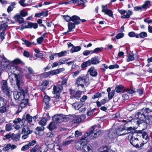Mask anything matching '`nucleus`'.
<instances>
[{
    "mask_svg": "<svg viewBox=\"0 0 152 152\" xmlns=\"http://www.w3.org/2000/svg\"><path fill=\"white\" fill-rule=\"evenodd\" d=\"M100 127L99 124L94 126L91 127L89 133H85L84 136L80 138L75 145L77 149L82 152H93V147L87 142L90 140L96 138L101 134V131L99 129Z\"/></svg>",
    "mask_w": 152,
    "mask_h": 152,
    "instance_id": "nucleus-1",
    "label": "nucleus"
},
{
    "mask_svg": "<svg viewBox=\"0 0 152 152\" xmlns=\"http://www.w3.org/2000/svg\"><path fill=\"white\" fill-rule=\"evenodd\" d=\"M21 91H15L14 92V97L15 99L22 100L24 99L25 94L27 93H22Z\"/></svg>",
    "mask_w": 152,
    "mask_h": 152,
    "instance_id": "nucleus-7",
    "label": "nucleus"
},
{
    "mask_svg": "<svg viewBox=\"0 0 152 152\" xmlns=\"http://www.w3.org/2000/svg\"><path fill=\"white\" fill-rule=\"evenodd\" d=\"M109 101V100H107V99H103L101 100L100 102L97 101L96 102L97 105L98 107H101L102 105L108 102Z\"/></svg>",
    "mask_w": 152,
    "mask_h": 152,
    "instance_id": "nucleus-26",
    "label": "nucleus"
},
{
    "mask_svg": "<svg viewBox=\"0 0 152 152\" xmlns=\"http://www.w3.org/2000/svg\"><path fill=\"white\" fill-rule=\"evenodd\" d=\"M56 127L55 124L54 122H51L48 127L50 131L55 129Z\"/></svg>",
    "mask_w": 152,
    "mask_h": 152,
    "instance_id": "nucleus-39",
    "label": "nucleus"
},
{
    "mask_svg": "<svg viewBox=\"0 0 152 152\" xmlns=\"http://www.w3.org/2000/svg\"><path fill=\"white\" fill-rule=\"evenodd\" d=\"M23 99L21 101V102L20 104V106L21 107H24L27 105L28 103V100L27 99Z\"/></svg>",
    "mask_w": 152,
    "mask_h": 152,
    "instance_id": "nucleus-35",
    "label": "nucleus"
},
{
    "mask_svg": "<svg viewBox=\"0 0 152 152\" xmlns=\"http://www.w3.org/2000/svg\"><path fill=\"white\" fill-rule=\"evenodd\" d=\"M103 49L102 48H96L94 49V51L95 53H98L101 52Z\"/></svg>",
    "mask_w": 152,
    "mask_h": 152,
    "instance_id": "nucleus-60",
    "label": "nucleus"
},
{
    "mask_svg": "<svg viewBox=\"0 0 152 152\" xmlns=\"http://www.w3.org/2000/svg\"><path fill=\"white\" fill-rule=\"evenodd\" d=\"M16 84L18 87V90L19 91H21L22 93H27L28 90L26 88H22V87L23 84L21 81H20L18 79H17L16 81Z\"/></svg>",
    "mask_w": 152,
    "mask_h": 152,
    "instance_id": "nucleus-8",
    "label": "nucleus"
},
{
    "mask_svg": "<svg viewBox=\"0 0 152 152\" xmlns=\"http://www.w3.org/2000/svg\"><path fill=\"white\" fill-rule=\"evenodd\" d=\"M90 65L91 64H96L99 63V61L97 57L92 58L91 59L88 60Z\"/></svg>",
    "mask_w": 152,
    "mask_h": 152,
    "instance_id": "nucleus-23",
    "label": "nucleus"
},
{
    "mask_svg": "<svg viewBox=\"0 0 152 152\" xmlns=\"http://www.w3.org/2000/svg\"><path fill=\"white\" fill-rule=\"evenodd\" d=\"M134 55L132 53L130 54L127 56V58L126 61L127 62L132 61L134 60H136L138 58V56L136 55L135 57L134 56Z\"/></svg>",
    "mask_w": 152,
    "mask_h": 152,
    "instance_id": "nucleus-22",
    "label": "nucleus"
},
{
    "mask_svg": "<svg viewBox=\"0 0 152 152\" xmlns=\"http://www.w3.org/2000/svg\"><path fill=\"white\" fill-rule=\"evenodd\" d=\"M24 120L25 119H22V120H21L20 118H18L14 120L13 122L15 124H17L18 123H20L21 121H22V122H23V121H24Z\"/></svg>",
    "mask_w": 152,
    "mask_h": 152,
    "instance_id": "nucleus-54",
    "label": "nucleus"
},
{
    "mask_svg": "<svg viewBox=\"0 0 152 152\" xmlns=\"http://www.w3.org/2000/svg\"><path fill=\"white\" fill-rule=\"evenodd\" d=\"M74 123L78 124L81 122L80 118V115L75 116L74 117L72 121Z\"/></svg>",
    "mask_w": 152,
    "mask_h": 152,
    "instance_id": "nucleus-37",
    "label": "nucleus"
},
{
    "mask_svg": "<svg viewBox=\"0 0 152 152\" xmlns=\"http://www.w3.org/2000/svg\"><path fill=\"white\" fill-rule=\"evenodd\" d=\"M142 110V112H143L145 114L152 112V109H149L148 107L146 108H143Z\"/></svg>",
    "mask_w": 152,
    "mask_h": 152,
    "instance_id": "nucleus-48",
    "label": "nucleus"
},
{
    "mask_svg": "<svg viewBox=\"0 0 152 152\" xmlns=\"http://www.w3.org/2000/svg\"><path fill=\"white\" fill-rule=\"evenodd\" d=\"M11 147V144L9 143L6 145L5 147L3 148V150L4 151H7L9 150Z\"/></svg>",
    "mask_w": 152,
    "mask_h": 152,
    "instance_id": "nucleus-52",
    "label": "nucleus"
},
{
    "mask_svg": "<svg viewBox=\"0 0 152 152\" xmlns=\"http://www.w3.org/2000/svg\"><path fill=\"white\" fill-rule=\"evenodd\" d=\"M137 35H139V37L141 38H143L145 37H146L147 36V34L146 32H141Z\"/></svg>",
    "mask_w": 152,
    "mask_h": 152,
    "instance_id": "nucleus-50",
    "label": "nucleus"
},
{
    "mask_svg": "<svg viewBox=\"0 0 152 152\" xmlns=\"http://www.w3.org/2000/svg\"><path fill=\"white\" fill-rule=\"evenodd\" d=\"M13 18L16 22H18L20 24L23 23L25 22L24 18L19 14H16Z\"/></svg>",
    "mask_w": 152,
    "mask_h": 152,
    "instance_id": "nucleus-16",
    "label": "nucleus"
},
{
    "mask_svg": "<svg viewBox=\"0 0 152 152\" xmlns=\"http://www.w3.org/2000/svg\"><path fill=\"white\" fill-rule=\"evenodd\" d=\"M72 106L75 110H79L82 112H84L86 110V108L85 107H81L82 104L79 102H76L72 104Z\"/></svg>",
    "mask_w": 152,
    "mask_h": 152,
    "instance_id": "nucleus-13",
    "label": "nucleus"
},
{
    "mask_svg": "<svg viewBox=\"0 0 152 152\" xmlns=\"http://www.w3.org/2000/svg\"><path fill=\"white\" fill-rule=\"evenodd\" d=\"M135 117L139 119L136 122L137 124L138 125L140 124L143 122L144 119L145 118V115L143 112H142V110H141L139 112H138L135 115Z\"/></svg>",
    "mask_w": 152,
    "mask_h": 152,
    "instance_id": "nucleus-5",
    "label": "nucleus"
},
{
    "mask_svg": "<svg viewBox=\"0 0 152 152\" xmlns=\"http://www.w3.org/2000/svg\"><path fill=\"white\" fill-rule=\"evenodd\" d=\"M115 134V133L113 132H110L108 134L109 137L111 138H112L114 137Z\"/></svg>",
    "mask_w": 152,
    "mask_h": 152,
    "instance_id": "nucleus-64",
    "label": "nucleus"
},
{
    "mask_svg": "<svg viewBox=\"0 0 152 152\" xmlns=\"http://www.w3.org/2000/svg\"><path fill=\"white\" fill-rule=\"evenodd\" d=\"M138 133L137 131L135 132L130 134L128 137V139L130 143L134 147L139 148L142 147L141 144L139 145V139L138 137Z\"/></svg>",
    "mask_w": 152,
    "mask_h": 152,
    "instance_id": "nucleus-3",
    "label": "nucleus"
},
{
    "mask_svg": "<svg viewBox=\"0 0 152 152\" xmlns=\"http://www.w3.org/2000/svg\"><path fill=\"white\" fill-rule=\"evenodd\" d=\"M69 60L68 59L67 60H65L64 58H61L60 59L59 61V65H61V64H64L65 63V62L67 61V60Z\"/></svg>",
    "mask_w": 152,
    "mask_h": 152,
    "instance_id": "nucleus-63",
    "label": "nucleus"
},
{
    "mask_svg": "<svg viewBox=\"0 0 152 152\" xmlns=\"http://www.w3.org/2000/svg\"><path fill=\"white\" fill-rule=\"evenodd\" d=\"M47 121L46 119L43 118L39 122V124L42 126H44L46 125Z\"/></svg>",
    "mask_w": 152,
    "mask_h": 152,
    "instance_id": "nucleus-45",
    "label": "nucleus"
},
{
    "mask_svg": "<svg viewBox=\"0 0 152 152\" xmlns=\"http://www.w3.org/2000/svg\"><path fill=\"white\" fill-rule=\"evenodd\" d=\"M36 142L35 140L31 141L27 145L23 146L21 149V151H25L28 150L30 148V146L34 145L36 144Z\"/></svg>",
    "mask_w": 152,
    "mask_h": 152,
    "instance_id": "nucleus-18",
    "label": "nucleus"
},
{
    "mask_svg": "<svg viewBox=\"0 0 152 152\" xmlns=\"http://www.w3.org/2000/svg\"><path fill=\"white\" fill-rule=\"evenodd\" d=\"M138 133V137L142 136V141L141 143L142 145H143L144 144L146 143L148 141L149 137L147 133L145 132H142V131H137Z\"/></svg>",
    "mask_w": 152,
    "mask_h": 152,
    "instance_id": "nucleus-4",
    "label": "nucleus"
},
{
    "mask_svg": "<svg viewBox=\"0 0 152 152\" xmlns=\"http://www.w3.org/2000/svg\"><path fill=\"white\" fill-rule=\"evenodd\" d=\"M128 35L130 37H135L136 38H139V35L137 34H136L135 33L133 32H129Z\"/></svg>",
    "mask_w": 152,
    "mask_h": 152,
    "instance_id": "nucleus-47",
    "label": "nucleus"
},
{
    "mask_svg": "<svg viewBox=\"0 0 152 152\" xmlns=\"http://www.w3.org/2000/svg\"><path fill=\"white\" fill-rule=\"evenodd\" d=\"M44 41L43 37H41L37 39V41L38 44H41Z\"/></svg>",
    "mask_w": 152,
    "mask_h": 152,
    "instance_id": "nucleus-58",
    "label": "nucleus"
},
{
    "mask_svg": "<svg viewBox=\"0 0 152 152\" xmlns=\"http://www.w3.org/2000/svg\"><path fill=\"white\" fill-rule=\"evenodd\" d=\"M1 85L2 89L8 87L7 86V82L6 80H3L1 83Z\"/></svg>",
    "mask_w": 152,
    "mask_h": 152,
    "instance_id": "nucleus-40",
    "label": "nucleus"
},
{
    "mask_svg": "<svg viewBox=\"0 0 152 152\" xmlns=\"http://www.w3.org/2000/svg\"><path fill=\"white\" fill-rule=\"evenodd\" d=\"M26 118L28 122L30 123L31 124H34L33 123H31L32 122V117L30 116L29 114H26Z\"/></svg>",
    "mask_w": 152,
    "mask_h": 152,
    "instance_id": "nucleus-41",
    "label": "nucleus"
},
{
    "mask_svg": "<svg viewBox=\"0 0 152 152\" xmlns=\"http://www.w3.org/2000/svg\"><path fill=\"white\" fill-rule=\"evenodd\" d=\"M62 89V86H54L53 88V93L54 94H56V98H59L60 97V95L59 94V92L61 91Z\"/></svg>",
    "mask_w": 152,
    "mask_h": 152,
    "instance_id": "nucleus-12",
    "label": "nucleus"
},
{
    "mask_svg": "<svg viewBox=\"0 0 152 152\" xmlns=\"http://www.w3.org/2000/svg\"><path fill=\"white\" fill-rule=\"evenodd\" d=\"M2 91L4 93L8 96H10L12 93V91L8 87L2 89Z\"/></svg>",
    "mask_w": 152,
    "mask_h": 152,
    "instance_id": "nucleus-29",
    "label": "nucleus"
},
{
    "mask_svg": "<svg viewBox=\"0 0 152 152\" xmlns=\"http://www.w3.org/2000/svg\"><path fill=\"white\" fill-rule=\"evenodd\" d=\"M124 130V127H119L117 128L116 131V134L119 136L125 135V132L122 133L123 131Z\"/></svg>",
    "mask_w": 152,
    "mask_h": 152,
    "instance_id": "nucleus-28",
    "label": "nucleus"
},
{
    "mask_svg": "<svg viewBox=\"0 0 152 152\" xmlns=\"http://www.w3.org/2000/svg\"><path fill=\"white\" fill-rule=\"evenodd\" d=\"M151 5V2L149 1H146L144 4L142 5L143 9H146L149 8Z\"/></svg>",
    "mask_w": 152,
    "mask_h": 152,
    "instance_id": "nucleus-36",
    "label": "nucleus"
},
{
    "mask_svg": "<svg viewBox=\"0 0 152 152\" xmlns=\"http://www.w3.org/2000/svg\"><path fill=\"white\" fill-rule=\"evenodd\" d=\"M19 14L22 17H25L28 15V13L27 11H25L24 10H20Z\"/></svg>",
    "mask_w": 152,
    "mask_h": 152,
    "instance_id": "nucleus-43",
    "label": "nucleus"
},
{
    "mask_svg": "<svg viewBox=\"0 0 152 152\" xmlns=\"http://www.w3.org/2000/svg\"><path fill=\"white\" fill-rule=\"evenodd\" d=\"M32 131L30 130V128L28 126H24L22 129V134H30L32 133Z\"/></svg>",
    "mask_w": 152,
    "mask_h": 152,
    "instance_id": "nucleus-20",
    "label": "nucleus"
},
{
    "mask_svg": "<svg viewBox=\"0 0 152 152\" xmlns=\"http://www.w3.org/2000/svg\"><path fill=\"white\" fill-rule=\"evenodd\" d=\"M50 75V71L43 73L42 74V75L44 77L47 78L49 77Z\"/></svg>",
    "mask_w": 152,
    "mask_h": 152,
    "instance_id": "nucleus-56",
    "label": "nucleus"
},
{
    "mask_svg": "<svg viewBox=\"0 0 152 152\" xmlns=\"http://www.w3.org/2000/svg\"><path fill=\"white\" fill-rule=\"evenodd\" d=\"M75 135L76 137H78L82 135V133L78 130H77L75 132Z\"/></svg>",
    "mask_w": 152,
    "mask_h": 152,
    "instance_id": "nucleus-62",
    "label": "nucleus"
},
{
    "mask_svg": "<svg viewBox=\"0 0 152 152\" xmlns=\"http://www.w3.org/2000/svg\"><path fill=\"white\" fill-rule=\"evenodd\" d=\"M38 26L37 24V23H33L31 22H28L27 25H26L24 26H22L21 29H23L25 28H32L36 29L38 27Z\"/></svg>",
    "mask_w": 152,
    "mask_h": 152,
    "instance_id": "nucleus-15",
    "label": "nucleus"
},
{
    "mask_svg": "<svg viewBox=\"0 0 152 152\" xmlns=\"http://www.w3.org/2000/svg\"><path fill=\"white\" fill-rule=\"evenodd\" d=\"M50 99V98L48 96H45L44 97L43 101L46 109H48L49 108V102Z\"/></svg>",
    "mask_w": 152,
    "mask_h": 152,
    "instance_id": "nucleus-19",
    "label": "nucleus"
},
{
    "mask_svg": "<svg viewBox=\"0 0 152 152\" xmlns=\"http://www.w3.org/2000/svg\"><path fill=\"white\" fill-rule=\"evenodd\" d=\"M67 52L66 51H62L60 53H57V56L59 57H60L62 56H64L66 55L67 53Z\"/></svg>",
    "mask_w": 152,
    "mask_h": 152,
    "instance_id": "nucleus-53",
    "label": "nucleus"
},
{
    "mask_svg": "<svg viewBox=\"0 0 152 152\" xmlns=\"http://www.w3.org/2000/svg\"><path fill=\"white\" fill-rule=\"evenodd\" d=\"M25 70H26V72L27 71L28 72V73L32 75L36 74L32 68L30 67H26V68L25 69Z\"/></svg>",
    "mask_w": 152,
    "mask_h": 152,
    "instance_id": "nucleus-38",
    "label": "nucleus"
},
{
    "mask_svg": "<svg viewBox=\"0 0 152 152\" xmlns=\"http://www.w3.org/2000/svg\"><path fill=\"white\" fill-rule=\"evenodd\" d=\"M75 83L77 85V87L80 86L83 90H85L84 85L87 87L90 83L89 75L87 74L79 76L76 79Z\"/></svg>",
    "mask_w": 152,
    "mask_h": 152,
    "instance_id": "nucleus-2",
    "label": "nucleus"
},
{
    "mask_svg": "<svg viewBox=\"0 0 152 152\" xmlns=\"http://www.w3.org/2000/svg\"><path fill=\"white\" fill-rule=\"evenodd\" d=\"M7 103L6 100L4 98L0 97V108L4 107Z\"/></svg>",
    "mask_w": 152,
    "mask_h": 152,
    "instance_id": "nucleus-34",
    "label": "nucleus"
},
{
    "mask_svg": "<svg viewBox=\"0 0 152 152\" xmlns=\"http://www.w3.org/2000/svg\"><path fill=\"white\" fill-rule=\"evenodd\" d=\"M75 25L76 24L74 23L71 22H68V30L67 31V33L72 31V29L75 28Z\"/></svg>",
    "mask_w": 152,
    "mask_h": 152,
    "instance_id": "nucleus-25",
    "label": "nucleus"
},
{
    "mask_svg": "<svg viewBox=\"0 0 152 152\" xmlns=\"http://www.w3.org/2000/svg\"><path fill=\"white\" fill-rule=\"evenodd\" d=\"M115 94V90H112L111 92L108 94V96L109 100L112 99Z\"/></svg>",
    "mask_w": 152,
    "mask_h": 152,
    "instance_id": "nucleus-42",
    "label": "nucleus"
},
{
    "mask_svg": "<svg viewBox=\"0 0 152 152\" xmlns=\"http://www.w3.org/2000/svg\"><path fill=\"white\" fill-rule=\"evenodd\" d=\"M102 12H104L105 14L107 15L110 17H113V12L111 10L108 9V6L107 5H106L105 6L102 5Z\"/></svg>",
    "mask_w": 152,
    "mask_h": 152,
    "instance_id": "nucleus-11",
    "label": "nucleus"
},
{
    "mask_svg": "<svg viewBox=\"0 0 152 152\" xmlns=\"http://www.w3.org/2000/svg\"><path fill=\"white\" fill-rule=\"evenodd\" d=\"M72 21L74 22L76 25L80 24L81 22H84L86 21L85 19H80L79 17L74 15L72 17Z\"/></svg>",
    "mask_w": 152,
    "mask_h": 152,
    "instance_id": "nucleus-10",
    "label": "nucleus"
},
{
    "mask_svg": "<svg viewBox=\"0 0 152 152\" xmlns=\"http://www.w3.org/2000/svg\"><path fill=\"white\" fill-rule=\"evenodd\" d=\"M14 64H18L22 63V61L19 58H16L12 61Z\"/></svg>",
    "mask_w": 152,
    "mask_h": 152,
    "instance_id": "nucleus-49",
    "label": "nucleus"
},
{
    "mask_svg": "<svg viewBox=\"0 0 152 152\" xmlns=\"http://www.w3.org/2000/svg\"><path fill=\"white\" fill-rule=\"evenodd\" d=\"M132 12L130 10H129L127 12L126 11V14L125 15V14L122 16L121 17V18H127L130 17V16L132 15Z\"/></svg>",
    "mask_w": 152,
    "mask_h": 152,
    "instance_id": "nucleus-33",
    "label": "nucleus"
},
{
    "mask_svg": "<svg viewBox=\"0 0 152 152\" xmlns=\"http://www.w3.org/2000/svg\"><path fill=\"white\" fill-rule=\"evenodd\" d=\"M9 79L10 80V82L11 83H13L14 81V80H17V79H18V76L16 74L14 73L13 74L11 75L9 77Z\"/></svg>",
    "mask_w": 152,
    "mask_h": 152,
    "instance_id": "nucleus-32",
    "label": "nucleus"
},
{
    "mask_svg": "<svg viewBox=\"0 0 152 152\" xmlns=\"http://www.w3.org/2000/svg\"><path fill=\"white\" fill-rule=\"evenodd\" d=\"M124 90V86L122 85L117 86L115 88L116 91L118 93L123 92Z\"/></svg>",
    "mask_w": 152,
    "mask_h": 152,
    "instance_id": "nucleus-27",
    "label": "nucleus"
},
{
    "mask_svg": "<svg viewBox=\"0 0 152 152\" xmlns=\"http://www.w3.org/2000/svg\"><path fill=\"white\" fill-rule=\"evenodd\" d=\"M47 148L43 152H52L53 151L54 145L53 144H48L46 146Z\"/></svg>",
    "mask_w": 152,
    "mask_h": 152,
    "instance_id": "nucleus-21",
    "label": "nucleus"
},
{
    "mask_svg": "<svg viewBox=\"0 0 152 152\" xmlns=\"http://www.w3.org/2000/svg\"><path fill=\"white\" fill-rule=\"evenodd\" d=\"M69 92L71 98H74L77 99H78L80 98L82 92V91H75L71 89H69Z\"/></svg>",
    "mask_w": 152,
    "mask_h": 152,
    "instance_id": "nucleus-6",
    "label": "nucleus"
},
{
    "mask_svg": "<svg viewBox=\"0 0 152 152\" xmlns=\"http://www.w3.org/2000/svg\"><path fill=\"white\" fill-rule=\"evenodd\" d=\"M39 146L36 145L30 151V152H37Z\"/></svg>",
    "mask_w": 152,
    "mask_h": 152,
    "instance_id": "nucleus-61",
    "label": "nucleus"
},
{
    "mask_svg": "<svg viewBox=\"0 0 152 152\" xmlns=\"http://www.w3.org/2000/svg\"><path fill=\"white\" fill-rule=\"evenodd\" d=\"M48 15V12L42 11L39 13H36L35 15V17L39 18L41 16H46Z\"/></svg>",
    "mask_w": 152,
    "mask_h": 152,
    "instance_id": "nucleus-31",
    "label": "nucleus"
},
{
    "mask_svg": "<svg viewBox=\"0 0 152 152\" xmlns=\"http://www.w3.org/2000/svg\"><path fill=\"white\" fill-rule=\"evenodd\" d=\"M12 129L11 125L10 124H7L5 126L6 130L7 131H10Z\"/></svg>",
    "mask_w": 152,
    "mask_h": 152,
    "instance_id": "nucleus-57",
    "label": "nucleus"
},
{
    "mask_svg": "<svg viewBox=\"0 0 152 152\" xmlns=\"http://www.w3.org/2000/svg\"><path fill=\"white\" fill-rule=\"evenodd\" d=\"M49 83V81L47 80H44L40 86V89L42 91L46 89L47 86Z\"/></svg>",
    "mask_w": 152,
    "mask_h": 152,
    "instance_id": "nucleus-24",
    "label": "nucleus"
},
{
    "mask_svg": "<svg viewBox=\"0 0 152 152\" xmlns=\"http://www.w3.org/2000/svg\"><path fill=\"white\" fill-rule=\"evenodd\" d=\"M53 120L56 123H61L64 121V118L63 115L59 114L54 115L53 117Z\"/></svg>",
    "mask_w": 152,
    "mask_h": 152,
    "instance_id": "nucleus-14",
    "label": "nucleus"
},
{
    "mask_svg": "<svg viewBox=\"0 0 152 152\" xmlns=\"http://www.w3.org/2000/svg\"><path fill=\"white\" fill-rule=\"evenodd\" d=\"M90 66L89 62L88 60L85 62H83L81 65V67L82 68H85L87 67L88 66Z\"/></svg>",
    "mask_w": 152,
    "mask_h": 152,
    "instance_id": "nucleus-44",
    "label": "nucleus"
},
{
    "mask_svg": "<svg viewBox=\"0 0 152 152\" xmlns=\"http://www.w3.org/2000/svg\"><path fill=\"white\" fill-rule=\"evenodd\" d=\"M124 36V34L122 33H119L118 34L115 36V38L117 39H119L122 38Z\"/></svg>",
    "mask_w": 152,
    "mask_h": 152,
    "instance_id": "nucleus-59",
    "label": "nucleus"
},
{
    "mask_svg": "<svg viewBox=\"0 0 152 152\" xmlns=\"http://www.w3.org/2000/svg\"><path fill=\"white\" fill-rule=\"evenodd\" d=\"M7 27L8 25L6 23L0 25V31L3 30L2 31L0 34V39L2 41L4 39L5 30Z\"/></svg>",
    "mask_w": 152,
    "mask_h": 152,
    "instance_id": "nucleus-9",
    "label": "nucleus"
},
{
    "mask_svg": "<svg viewBox=\"0 0 152 152\" xmlns=\"http://www.w3.org/2000/svg\"><path fill=\"white\" fill-rule=\"evenodd\" d=\"M134 131V128H132V127H130L128 128L125 132V135L130 133L131 132H133V131Z\"/></svg>",
    "mask_w": 152,
    "mask_h": 152,
    "instance_id": "nucleus-46",
    "label": "nucleus"
},
{
    "mask_svg": "<svg viewBox=\"0 0 152 152\" xmlns=\"http://www.w3.org/2000/svg\"><path fill=\"white\" fill-rule=\"evenodd\" d=\"M88 72L92 77H96L98 75L97 70L94 67H91L88 70Z\"/></svg>",
    "mask_w": 152,
    "mask_h": 152,
    "instance_id": "nucleus-17",
    "label": "nucleus"
},
{
    "mask_svg": "<svg viewBox=\"0 0 152 152\" xmlns=\"http://www.w3.org/2000/svg\"><path fill=\"white\" fill-rule=\"evenodd\" d=\"M81 49V48L80 46L75 47L74 46H73L72 47L70 50V51L71 53H73L79 51Z\"/></svg>",
    "mask_w": 152,
    "mask_h": 152,
    "instance_id": "nucleus-30",
    "label": "nucleus"
},
{
    "mask_svg": "<svg viewBox=\"0 0 152 152\" xmlns=\"http://www.w3.org/2000/svg\"><path fill=\"white\" fill-rule=\"evenodd\" d=\"M95 108H94L92 110H88L87 114L88 116H89L93 114V113L94 112Z\"/></svg>",
    "mask_w": 152,
    "mask_h": 152,
    "instance_id": "nucleus-55",
    "label": "nucleus"
},
{
    "mask_svg": "<svg viewBox=\"0 0 152 152\" xmlns=\"http://www.w3.org/2000/svg\"><path fill=\"white\" fill-rule=\"evenodd\" d=\"M101 96V94L99 92H97L96 93L94 96H93L92 98L93 99H95L96 98L100 97Z\"/></svg>",
    "mask_w": 152,
    "mask_h": 152,
    "instance_id": "nucleus-51",
    "label": "nucleus"
}]
</instances>
